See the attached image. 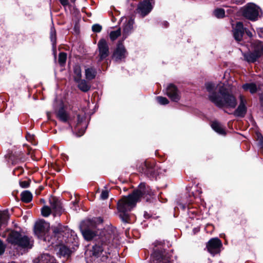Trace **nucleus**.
<instances>
[{"instance_id":"obj_1","label":"nucleus","mask_w":263,"mask_h":263,"mask_svg":"<svg viewBox=\"0 0 263 263\" xmlns=\"http://www.w3.org/2000/svg\"><path fill=\"white\" fill-rule=\"evenodd\" d=\"M102 223L101 217L86 219L81 222L80 229L85 239L96 241L92 248L93 255L97 257H100L104 260L112 253V241L115 235L111 228L100 230V226Z\"/></svg>"},{"instance_id":"obj_2","label":"nucleus","mask_w":263,"mask_h":263,"mask_svg":"<svg viewBox=\"0 0 263 263\" xmlns=\"http://www.w3.org/2000/svg\"><path fill=\"white\" fill-rule=\"evenodd\" d=\"M49 228L50 224L48 222L43 220H39L35 224L34 233L39 239L48 241L51 245L57 243V240L60 242L63 240L67 241L70 235L73 237L76 236V233L73 231L67 226L59 224L56 227H52L53 236L50 237L48 235Z\"/></svg>"},{"instance_id":"obj_3","label":"nucleus","mask_w":263,"mask_h":263,"mask_svg":"<svg viewBox=\"0 0 263 263\" xmlns=\"http://www.w3.org/2000/svg\"><path fill=\"white\" fill-rule=\"evenodd\" d=\"M205 88L209 93V100L217 106L232 108L236 107V98L222 86H218L214 83L209 82L205 84Z\"/></svg>"},{"instance_id":"obj_4","label":"nucleus","mask_w":263,"mask_h":263,"mask_svg":"<svg viewBox=\"0 0 263 263\" xmlns=\"http://www.w3.org/2000/svg\"><path fill=\"white\" fill-rule=\"evenodd\" d=\"M1 236L6 238L7 242L14 247L23 249H31L33 246V241L28 236L15 230L6 231L1 233Z\"/></svg>"},{"instance_id":"obj_5","label":"nucleus","mask_w":263,"mask_h":263,"mask_svg":"<svg viewBox=\"0 0 263 263\" xmlns=\"http://www.w3.org/2000/svg\"><path fill=\"white\" fill-rule=\"evenodd\" d=\"M139 198H121L117 202V209L120 218L123 222H128L129 212L135 207Z\"/></svg>"},{"instance_id":"obj_6","label":"nucleus","mask_w":263,"mask_h":263,"mask_svg":"<svg viewBox=\"0 0 263 263\" xmlns=\"http://www.w3.org/2000/svg\"><path fill=\"white\" fill-rule=\"evenodd\" d=\"M164 243L162 241L156 240L154 245L156 249L151 256L152 263H169L170 261L168 255L161 249Z\"/></svg>"},{"instance_id":"obj_7","label":"nucleus","mask_w":263,"mask_h":263,"mask_svg":"<svg viewBox=\"0 0 263 263\" xmlns=\"http://www.w3.org/2000/svg\"><path fill=\"white\" fill-rule=\"evenodd\" d=\"M254 51L252 52L243 53L244 60L248 63H254L263 55V42L256 41L252 43Z\"/></svg>"},{"instance_id":"obj_8","label":"nucleus","mask_w":263,"mask_h":263,"mask_svg":"<svg viewBox=\"0 0 263 263\" xmlns=\"http://www.w3.org/2000/svg\"><path fill=\"white\" fill-rule=\"evenodd\" d=\"M140 172L149 177H156L159 174L158 166L154 161H145L139 166Z\"/></svg>"},{"instance_id":"obj_9","label":"nucleus","mask_w":263,"mask_h":263,"mask_svg":"<svg viewBox=\"0 0 263 263\" xmlns=\"http://www.w3.org/2000/svg\"><path fill=\"white\" fill-rule=\"evenodd\" d=\"M50 204V208L45 205L42 209V214L44 217H48L51 213V208L56 214H60L62 211V207L59 198H47Z\"/></svg>"},{"instance_id":"obj_10","label":"nucleus","mask_w":263,"mask_h":263,"mask_svg":"<svg viewBox=\"0 0 263 263\" xmlns=\"http://www.w3.org/2000/svg\"><path fill=\"white\" fill-rule=\"evenodd\" d=\"M156 196V193L152 191V189L148 186H146L144 183H141L138 189L133 191L132 194H129L127 196H123L122 197H142L143 196ZM160 195H158V196Z\"/></svg>"},{"instance_id":"obj_11","label":"nucleus","mask_w":263,"mask_h":263,"mask_svg":"<svg viewBox=\"0 0 263 263\" xmlns=\"http://www.w3.org/2000/svg\"><path fill=\"white\" fill-rule=\"evenodd\" d=\"M76 237H77V235L76 234V236L74 237H72L70 235H69L68 238L67 239V241H63L62 242H60L59 241L57 240V243H54L53 245L58 246L57 254L59 257H64L68 258L71 255V251L67 246L63 245H60L58 246V243H63L64 242L66 243H69L71 242V239L74 240Z\"/></svg>"},{"instance_id":"obj_12","label":"nucleus","mask_w":263,"mask_h":263,"mask_svg":"<svg viewBox=\"0 0 263 263\" xmlns=\"http://www.w3.org/2000/svg\"><path fill=\"white\" fill-rule=\"evenodd\" d=\"M242 14L248 19L255 21L259 15V7L254 4H249L243 8Z\"/></svg>"},{"instance_id":"obj_13","label":"nucleus","mask_w":263,"mask_h":263,"mask_svg":"<svg viewBox=\"0 0 263 263\" xmlns=\"http://www.w3.org/2000/svg\"><path fill=\"white\" fill-rule=\"evenodd\" d=\"M154 3V0H143L138 4L137 12L142 17L145 16L153 9Z\"/></svg>"},{"instance_id":"obj_14","label":"nucleus","mask_w":263,"mask_h":263,"mask_svg":"<svg viewBox=\"0 0 263 263\" xmlns=\"http://www.w3.org/2000/svg\"><path fill=\"white\" fill-rule=\"evenodd\" d=\"M222 245V242L219 238H214L208 241L206 247L211 254L215 255L220 252Z\"/></svg>"},{"instance_id":"obj_15","label":"nucleus","mask_w":263,"mask_h":263,"mask_svg":"<svg viewBox=\"0 0 263 263\" xmlns=\"http://www.w3.org/2000/svg\"><path fill=\"white\" fill-rule=\"evenodd\" d=\"M99 50V62L105 59L109 55V47L104 39L100 40L98 43Z\"/></svg>"},{"instance_id":"obj_16","label":"nucleus","mask_w":263,"mask_h":263,"mask_svg":"<svg viewBox=\"0 0 263 263\" xmlns=\"http://www.w3.org/2000/svg\"><path fill=\"white\" fill-rule=\"evenodd\" d=\"M239 104L236 109L234 111L233 114L236 117H243L247 112V101L245 97L242 95L239 96Z\"/></svg>"},{"instance_id":"obj_17","label":"nucleus","mask_w":263,"mask_h":263,"mask_svg":"<svg viewBox=\"0 0 263 263\" xmlns=\"http://www.w3.org/2000/svg\"><path fill=\"white\" fill-rule=\"evenodd\" d=\"M166 95L174 102H178L180 99V92L173 84H170L166 88Z\"/></svg>"},{"instance_id":"obj_18","label":"nucleus","mask_w":263,"mask_h":263,"mask_svg":"<svg viewBox=\"0 0 263 263\" xmlns=\"http://www.w3.org/2000/svg\"><path fill=\"white\" fill-rule=\"evenodd\" d=\"M233 32L235 40L238 42L240 41L244 34V28L242 23L240 22H237L233 28Z\"/></svg>"},{"instance_id":"obj_19","label":"nucleus","mask_w":263,"mask_h":263,"mask_svg":"<svg viewBox=\"0 0 263 263\" xmlns=\"http://www.w3.org/2000/svg\"><path fill=\"white\" fill-rule=\"evenodd\" d=\"M126 50L122 43H119L115 50L112 58L116 61H119L125 57Z\"/></svg>"},{"instance_id":"obj_20","label":"nucleus","mask_w":263,"mask_h":263,"mask_svg":"<svg viewBox=\"0 0 263 263\" xmlns=\"http://www.w3.org/2000/svg\"><path fill=\"white\" fill-rule=\"evenodd\" d=\"M134 24V21L132 18L129 19L126 23L124 24L123 29V35L124 38H126L127 35H129V33H131L133 28V25Z\"/></svg>"},{"instance_id":"obj_21","label":"nucleus","mask_w":263,"mask_h":263,"mask_svg":"<svg viewBox=\"0 0 263 263\" xmlns=\"http://www.w3.org/2000/svg\"><path fill=\"white\" fill-rule=\"evenodd\" d=\"M57 117L62 122H67L70 120L68 114L63 107H61L57 112Z\"/></svg>"},{"instance_id":"obj_22","label":"nucleus","mask_w":263,"mask_h":263,"mask_svg":"<svg viewBox=\"0 0 263 263\" xmlns=\"http://www.w3.org/2000/svg\"><path fill=\"white\" fill-rule=\"evenodd\" d=\"M211 127L214 130L220 135H225L226 134L222 125L217 121H213L211 124Z\"/></svg>"},{"instance_id":"obj_23","label":"nucleus","mask_w":263,"mask_h":263,"mask_svg":"<svg viewBox=\"0 0 263 263\" xmlns=\"http://www.w3.org/2000/svg\"><path fill=\"white\" fill-rule=\"evenodd\" d=\"M96 74V69L93 67H88L85 70V78L88 80H91L95 79Z\"/></svg>"},{"instance_id":"obj_24","label":"nucleus","mask_w":263,"mask_h":263,"mask_svg":"<svg viewBox=\"0 0 263 263\" xmlns=\"http://www.w3.org/2000/svg\"><path fill=\"white\" fill-rule=\"evenodd\" d=\"M78 83V87L81 91L83 92H87L90 89L91 86L86 80L80 79Z\"/></svg>"},{"instance_id":"obj_25","label":"nucleus","mask_w":263,"mask_h":263,"mask_svg":"<svg viewBox=\"0 0 263 263\" xmlns=\"http://www.w3.org/2000/svg\"><path fill=\"white\" fill-rule=\"evenodd\" d=\"M242 88L245 91H249L251 93L253 94L257 90V87L255 83H246L242 86Z\"/></svg>"},{"instance_id":"obj_26","label":"nucleus","mask_w":263,"mask_h":263,"mask_svg":"<svg viewBox=\"0 0 263 263\" xmlns=\"http://www.w3.org/2000/svg\"><path fill=\"white\" fill-rule=\"evenodd\" d=\"M40 260L43 263H57L55 258L48 253L43 254Z\"/></svg>"},{"instance_id":"obj_27","label":"nucleus","mask_w":263,"mask_h":263,"mask_svg":"<svg viewBox=\"0 0 263 263\" xmlns=\"http://www.w3.org/2000/svg\"><path fill=\"white\" fill-rule=\"evenodd\" d=\"M74 80L76 82H78L81 79L82 73L81 69L79 65H76L73 68Z\"/></svg>"},{"instance_id":"obj_28","label":"nucleus","mask_w":263,"mask_h":263,"mask_svg":"<svg viewBox=\"0 0 263 263\" xmlns=\"http://www.w3.org/2000/svg\"><path fill=\"white\" fill-rule=\"evenodd\" d=\"M50 40L52 42L53 48H56V32L55 30L53 27H52L50 29Z\"/></svg>"},{"instance_id":"obj_29","label":"nucleus","mask_w":263,"mask_h":263,"mask_svg":"<svg viewBox=\"0 0 263 263\" xmlns=\"http://www.w3.org/2000/svg\"><path fill=\"white\" fill-rule=\"evenodd\" d=\"M213 14L215 17L218 18H223L225 15V11L222 8H217L214 12Z\"/></svg>"},{"instance_id":"obj_30","label":"nucleus","mask_w":263,"mask_h":263,"mask_svg":"<svg viewBox=\"0 0 263 263\" xmlns=\"http://www.w3.org/2000/svg\"><path fill=\"white\" fill-rule=\"evenodd\" d=\"M121 35L120 29L112 31L110 33V38L112 41L115 40L119 36Z\"/></svg>"},{"instance_id":"obj_31","label":"nucleus","mask_w":263,"mask_h":263,"mask_svg":"<svg viewBox=\"0 0 263 263\" xmlns=\"http://www.w3.org/2000/svg\"><path fill=\"white\" fill-rule=\"evenodd\" d=\"M67 59V54L64 52H61L59 55V62L61 65H63Z\"/></svg>"},{"instance_id":"obj_32","label":"nucleus","mask_w":263,"mask_h":263,"mask_svg":"<svg viewBox=\"0 0 263 263\" xmlns=\"http://www.w3.org/2000/svg\"><path fill=\"white\" fill-rule=\"evenodd\" d=\"M156 99L158 103L161 105H166L169 103L168 99L165 97H157Z\"/></svg>"},{"instance_id":"obj_33","label":"nucleus","mask_w":263,"mask_h":263,"mask_svg":"<svg viewBox=\"0 0 263 263\" xmlns=\"http://www.w3.org/2000/svg\"><path fill=\"white\" fill-rule=\"evenodd\" d=\"M258 140V146L260 147L261 153H263V137L260 135H257Z\"/></svg>"},{"instance_id":"obj_34","label":"nucleus","mask_w":263,"mask_h":263,"mask_svg":"<svg viewBox=\"0 0 263 263\" xmlns=\"http://www.w3.org/2000/svg\"><path fill=\"white\" fill-rule=\"evenodd\" d=\"M258 140V146L260 147L261 153H263V137L260 135H257Z\"/></svg>"},{"instance_id":"obj_35","label":"nucleus","mask_w":263,"mask_h":263,"mask_svg":"<svg viewBox=\"0 0 263 263\" xmlns=\"http://www.w3.org/2000/svg\"><path fill=\"white\" fill-rule=\"evenodd\" d=\"M30 183L29 180H23L20 181V185L22 188H27L29 186Z\"/></svg>"},{"instance_id":"obj_36","label":"nucleus","mask_w":263,"mask_h":263,"mask_svg":"<svg viewBox=\"0 0 263 263\" xmlns=\"http://www.w3.org/2000/svg\"><path fill=\"white\" fill-rule=\"evenodd\" d=\"M6 248V244L0 239V255H2L4 253Z\"/></svg>"},{"instance_id":"obj_37","label":"nucleus","mask_w":263,"mask_h":263,"mask_svg":"<svg viewBox=\"0 0 263 263\" xmlns=\"http://www.w3.org/2000/svg\"><path fill=\"white\" fill-rule=\"evenodd\" d=\"M21 197H32V195L29 191H24L21 193Z\"/></svg>"},{"instance_id":"obj_38","label":"nucleus","mask_w":263,"mask_h":263,"mask_svg":"<svg viewBox=\"0 0 263 263\" xmlns=\"http://www.w3.org/2000/svg\"><path fill=\"white\" fill-rule=\"evenodd\" d=\"M102 30V26L99 24H95L92 26V30L95 32H99Z\"/></svg>"},{"instance_id":"obj_39","label":"nucleus","mask_w":263,"mask_h":263,"mask_svg":"<svg viewBox=\"0 0 263 263\" xmlns=\"http://www.w3.org/2000/svg\"><path fill=\"white\" fill-rule=\"evenodd\" d=\"M23 172V169L22 167H18L13 171V174L15 176H19Z\"/></svg>"},{"instance_id":"obj_40","label":"nucleus","mask_w":263,"mask_h":263,"mask_svg":"<svg viewBox=\"0 0 263 263\" xmlns=\"http://www.w3.org/2000/svg\"><path fill=\"white\" fill-rule=\"evenodd\" d=\"M109 195V191L107 190H104L102 191L100 197H108Z\"/></svg>"},{"instance_id":"obj_41","label":"nucleus","mask_w":263,"mask_h":263,"mask_svg":"<svg viewBox=\"0 0 263 263\" xmlns=\"http://www.w3.org/2000/svg\"><path fill=\"white\" fill-rule=\"evenodd\" d=\"M257 32L259 37L263 39V28H258Z\"/></svg>"},{"instance_id":"obj_42","label":"nucleus","mask_w":263,"mask_h":263,"mask_svg":"<svg viewBox=\"0 0 263 263\" xmlns=\"http://www.w3.org/2000/svg\"><path fill=\"white\" fill-rule=\"evenodd\" d=\"M32 198H21L22 201L25 203H29L31 201Z\"/></svg>"},{"instance_id":"obj_43","label":"nucleus","mask_w":263,"mask_h":263,"mask_svg":"<svg viewBox=\"0 0 263 263\" xmlns=\"http://www.w3.org/2000/svg\"><path fill=\"white\" fill-rule=\"evenodd\" d=\"M201 193V191L199 192V191H198V190H197V192L196 193L194 192V191H192L193 196L194 197H196L197 196H198Z\"/></svg>"},{"instance_id":"obj_44","label":"nucleus","mask_w":263,"mask_h":263,"mask_svg":"<svg viewBox=\"0 0 263 263\" xmlns=\"http://www.w3.org/2000/svg\"><path fill=\"white\" fill-rule=\"evenodd\" d=\"M61 3L63 6H67L68 4V0H60Z\"/></svg>"},{"instance_id":"obj_45","label":"nucleus","mask_w":263,"mask_h":263,"mask_svg":"<svg viewBox=\"0 0 263 263\" xmlns=\"http://www.w3.org/2000/svg\"><path fill=\"white\" fill-rule=\"evenodd\" d=\"M84 120V118L83 117H81L80 115H78V122L79 123H81L83 120Z\"/></svg>"},{"instance_id":"obj_46","label":"nucleus","mask_w":263,"mask_h":263,"mask_svg":"<svg viewBox=\"0 0 263 263\" xmlns=\"http://www.w3.org/2000/svg\"><path fill=\"white\" fill-rule=\"evenodd\" d=\"M259 101L261 104V105L263 106V95H261L259 97Z\"/></svg>"},{"instance_id":"obj_47","label":"nucleus","mask_w":263,"mask_h":263,"mask_svg":"<svg viewBox=\"0 0 263 263\" xmlns=\"http://www.w3.org/2000/svg\"><path fill=\"white\" fill-rule=\"evenodd\" d=\"M144 217L145 218H148L149 217V215L147 212H145L144 213Z\"/></svg>"},{"instance_id":"obj_48","label":"nucleus","mask_w":263,"mask_h":263,"mask_svg":"<svg viewBox=\"0 0 263 263\" xmlns=\"http://www.w3.org/2000/svg\"><path fill=\"white\" fill-rule=\"evenodd\" d=\"M32 138H33V136H31L29 134H28L27 136H26V138L28 140H31Z\"/></svg>"},{"instance_id":"obj_49","label":"nucleus","mask_w":263,"mask_h":263,"mask_svg":"<svg viewBox=\"0 0 263 263\" xmlns=\"http://www.w3.org/2000/svg\"><path fill=\"white\" fill-rule=\"evenodd\" d=\"M40 202L43 203H44L46 202L45 201V200L44 198H42L41 200H40Z\"/></svg>"},{"instance_id":"obj_50","label":"nucleus","mask_w":263,"mask_h":263,"mask_svg":"<svg viewBox=\"0 0 263 263\" xmlns=\"http://www.w3.org/2000/svg\"><path fill=\"white\" fill-rule=\"evenodd\" d=\"M73 204L74 205L75 204H77L78 202V200L76 198L75 200L74 201H72Z\"/></svg>"},{"instance_id":"obj_51","label":"nucleus","mask_w":263,"mask_h":263,"mask_svg":"<svg viewBox=\"0 0 263 263\" xmlns=\"http://www.w3.org/2000/svg\"><path fill=\"white\" fill-rule=\"evenodd\" d=\"M247 33L249 36H252V33L250 31H247Z\"/></svg>"},{"instance_id":"obj_52","label":"nucleus","mask_w":263,"mask_h":263,"mask_svg":"<svg viewBox=\"0 0 263 263\" xmlns=\"http://www.w3.org/2000/svg\"><path fill=\"white\" fill-rule=\"evenodd\" d=\"M71 2L74 3L76 0H70Z\"/></svg>"},{"instance_id":"obj_53","label":"nucleus","mask_w":263,"mask_h":263,"mask_svg":"<svg viewBox=\"0 0 263 263\" xmlns=\"http://www.w3.org/2000/svg\"><path fill=\"white\" fill-rule=\"evenodd\" d=\"M194 231H195V232H197L198 231L197 229H194Z\"/></svg>"},{"instance_id":"obj_54","label":"nucleus","mask_w":263,"mask_h":263,"mask_svg":"<svg viewBox=\"0 0 263 263\" xmlns=\"http://www.w3.org/2000/svg\"><path fill=\"white\" fill-rule=\"evenodd\" d=\"M194 231H195V232H197L198 231L197 229H194Z\"/></svg>"},{"instance_id":"obj_55","label":"nucleus","mask_w":263,"mask_h":263,"mask_svg":"<svg viewBox=\"0 0 263 263\" xmlns=\"http://www.w3.org/2000/svg\"><path fill=\"white\" fill-rule=\"evenodd\" d=\"M185 208V205H183V208Z\"/></svg>"},{"instance_id":"obj_56","label":"nucleus","mask_w":263,"mask_h":263,"mask_svg":"<svg viewBox=\"0 0 263 263\" xmlns=\"http://www.w3.org/2000/svg\"><path fill=\"white\" fill-rule=\"evenodd\" d=\"M147 202H148L149 201V200L147 199V200H146Z\"/></svg>"}]
</instances>
